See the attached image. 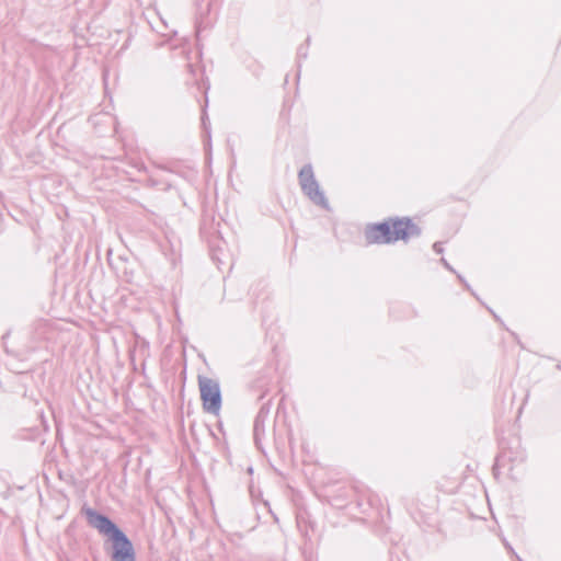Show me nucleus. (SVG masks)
Masks as SVG:
<instances>
[{
  "instance_id": "nucleus-1",
  "label": "nucleus",
  "mask_w": 561,
  "mask_h": 561,
  "mask_svg": "<svg viewBox=\"0 0 561 561\" xmlns=\"http://www.w3.org/2000/svg\"><path fill=\"white\" fill-rule=\"evenodd\" d=\"M81 512L91 527L95 528L101 535L108 537L111 541V561H136V552L131 540L108 516L85 505Z\"/></svg>"
},
{
  "instance_id": "nucleus-2",
  "label": "nucleus",
  "mask_w": 561,
  "mask_h": 561,
  "mask_svg": "<svg viewBox=\"0 0 561 561\" xmlns=\"http://www.w3.org/2000/svg\"><path fill=\"white\" fill-rule=\"evenodd\" d=\"M421 228L409 217L390 218L383 222L367 226L365 239L368 244H389L398 240L408 241L419 237Z\"/></svg>"
},
{
  "instance_id": "nucleus-3",
  "label": "nucleus",
  "mask_w": 561,
  "mask_h": 561,
  "mask_svg": "<svg viewBox=\"0 0 561 561\" xmlns=\"http://www.w3.org/2000/svg\"><path fill=\"white\" fill-rule=\"evenodd\" d=\"M198 387L204 411L218 415L222 401L219 382L206 376H198Z\"/></svg>"
},
{
  "instance_id": "nucleus-4",
  "label": "nucleus",
  "mask_w": 561,
  "mask_h": 561,
  "mask_svg": "<svg viewBox=\"0 0 561 561\" xmlns=\"http://www.w3.org/2000/svg\"><path fill=\"white\" fill-rule=\"evenodd\" d=\"M298 180L301 191L309 197L312 203L323 207L324 209L329 208L328 199L324 196V193L320 190L311 164H305L300 169L298 173Z\"/></svg>"
},
{
  "instance_id": "nucleus-5",
  "label": "nucleus",
  "mask_w": 561,
  "mask_h": 561,
  "mask_svg": "<svg viewBox=\"0 0 561 561\" xmlns=\"http://www.w3.org/2000/svg\"><path fill=\"white\" fill-rule=\"evenodd\" d=\"M263 430V421L256 415L254 421V437L257 439L260 431Z\"/></svg>"
},
{
  "instance_id": "nucleus-6",
  "label": "nucleus",
  "mask_w": 561,
  "mask_h": 561,
  "mask_svg": "<svg viewBox=\"0 0 561 561\" xmlns=\"http://www.w3.org/2000/svg\"><path fill=\"white\" fill-rule=\"evenodd\" d=\"M298 58H306L307 57V47L300 46L297 50Z\"/></svg>"
},
{
  "instance_id": "nucleus-7",
  "label": "nucleus",
  "mask_w": 561,
  "mask_h": 561,
  "mask_svg": "<svg viewBox=\"0 0 561 561\" xmlns=\"http://www.w3.org/2000/svg\"><path fill=\"white\" fill-rule=\"evenodd\" d=\"M433 250L437 253V254H440L443 253L444 249H443V245L440 242H435L433 244Z\"/></svg>"
},
{
  "instance_id": "nucleus-8",
  "label": "nucleus",
  "mask_w": 561,
  "mask_h": 561,
  "mask_svg": "<svg viewBox=\"0 0 561 561\" xmlns=\"http://www.w3.org/2000/svg\"><path fill=\"white\" fill-rule=\"evenodd\" d=\"M505 547L508 549V551H510L512 554H514V556L516 557L517 561H523V560H522V559L516 554V552L514 551V549H513V548H512L507 542H505Z\"/></svg>"
},
{
  "instance_id": "nucleus-9",
  "label": "nucleus",
  "mask_w": 561,
  "mask_h": 561,
  "mask_svg": "<svg viewBox=\"0 0 561 561\" xmlns=\"http://www.w3.org/2000/svg\"><path fill=\"white\" fill-rule=\"evenodd\" d=\"M440 262H442V264H443V265H444L448 271L454 272V268L451 267V265H450V264H449V263H448L444 257H442V259H440Z\"/></svg>"
},
{
  "instance_id": "nucleus-10",
  "label": "nucleus",
  "mask_w": 561,
  "mask_h": 561,
  "mask_svg": "<svg viewBox=\"0 0 561 561\" xmlns=\"http://www.w3.org/2000/svg\"><path fill=\"white\" fill-rule=\"evenodd\" d=\"M268 413V410L265 409V407L263 405L261 409H260V412L257 413V415H260V419L262 420V417L264 415H266Z\"/></svg>"
},
{
  "instance_id": "nucleus-11",
  "label": "nucleus",
  "mask_w": 561,
  "mask_h": 561,
  "mask_svg": "<svg viewBox=\"0 0 561 561\" xmlns=\"http://www.w3.org/2000/svg\"><path fill=\"white\" fill-rule=\"evenodd\" d=\"M187 68L193 72V66L191 64L187 65Z\"/></svg>"
},
{
  "instance_id": "nucleus-12",
  "label": "nucleus",
  "mask_w": 561,
  "mask_h": 561,
  "mask_svg": "<svg viewBox=\"0 0 561 561\" xmlns=\"http://www.w3.org/2000/svg\"><path fill=\"white\" fill-rule=\"evenodd\" d=\"M458 279H460L462 283H465V279L460 275H458Z\"/></svg>"
}]
</instances>
